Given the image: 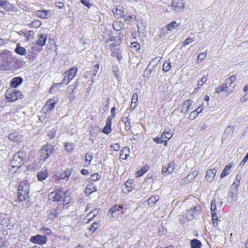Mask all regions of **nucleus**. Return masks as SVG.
<instances>
[{"label": "nucleus", "instance_id": "1", "mask_svg": "<svg viewBox=\"0 0 248 248\" xmlns=\"http://www.w3.org/2000/svg\"><path fill=\"white\" fill-rule=\"evenodd\" d=\"M26 154L25 151L20 150L17 152L14 155L13 160L11 162L12 167L19 168L25 162Z\"/></svg>", "mask_w": 248, "mask_h": 248}, {"label": "nucleus", "instance_id": "2", "mask_svg": "<svg viewBox=\"0 0 248 248\" xmlns=\"http://www.w3.org/2000/svg\"><path fill=\"white\" fill-rule=\"evenodd\" d=\"M18 199L20 201H24L29 197V186L25 182H21L18 186Z\"/></svg>", "mask_w": 248, "mask_h": 248}, {"label": "nucleus", "instance_id": "3", "mask_svg": "<svg viewBox=\"0 0 248 248\" xmlns=\"http://www.w3.org/2000/svg\"><path fill=\"white\" fill-rule=\"evenodd\" d=\"M5 96L9 101L14 102L19 98H21L22 94L20 91L10 89L6 91Z\"/></svg>", "mask_w": 248, "mask_h": 248}, {"label": "nucleus", "instance_id": "4", "mask_svg": "<svg viewBox=\"0 0 248 248\" xmlns=\"http://www.w3.org/2000/svg\"><path fill=\"white\" fill-rule=\"evenodd\" d=\"M53 147L50 144L44 146L40 151V158L41 160H45L53 153Z\"/></svg>", "mask_w": 248, "mask_h": 248}, {"label": "nucleus", "instance_id": "5", "mask_svg": "<svg viewBox=\"0 0 248 248\" xmlns=\"http://www.w3.org/2000/svg\"><path fill=\"white\" fill-rule=\"evenodd\" d=\"M201 211V207L199 206H196L193 208H191L189 210H187L185 213V216L188 220H191L193 218L198 216Z\"/></svg>", "mask_w": 248, "mask_h": 248}, {"label": "nucleus", "instance_id": "6", "mask_svg": "<svg viewBox=\"0 0 248 248\" xmlns=\"http://www.w3.org/2000/svg\"><path fill=\"white\" fill-rule=\"evenodd\" d=\"M67 193H69L68 191H66L62 195L61 193L53 192L49 194L48 199L51 202L61 201L62 199L65 198Z\"/></svg>", "mask_w": 248, "mask_h": 248}, {"label": "nucleus", "instance_id": "7", "mask_svg": "<svg viewBox=\"0 0 248 248\" xmlns=\"http://www.w3.org/2000/svg\"><path fill=\"white\" fill-rule=\"evenodd\" d=\"M171 7L177 11H182L185 8V2L183 0H172Z\"/></svg>", "mask_w": 248, "mask_h": 248}, {"label": "nucleus", "instance_id": "8", "mask_svg": "<svg viewBox=\"0 0 248 248\" xmlns=\"http://www.w3.org/2000/svg\"><path fill=\"white\" fill-rule=\"evenodd\" d=\"M47 238L46 236L39 234L31 237L30 241L35 244L43 245L46 243Z\"/></svg>", "mask_w": 248, "mask_h": 248}, {"label": "nucleus", "instance_id": "9", "mask_svg": "<svg viewBox=\"0 0 248 248\" xmlns=\"http://www.w3.org/2000/svg\"><path fill=\"white\" fill-rule=\"evenodd\" d=\"M77 71V68L72 67L64 73L68 77V78L64 79V81H66V84H67L75 77Z\"/></svg>", "mask_w": 248, "mask_h": 248}, {"label": "nucleus", "instance_id": "10", "mask_svg": "<svg viewBox=\"0 0 248 248\" xmlns=\"http://www.w3.org/2000/svg\"><path fill=\"white\" fill-rule=\"evenodd\" d=\"M55 104L56 101L52 99L48 100L43 108L45 112L48 114L51 112L55 107Z\"/></svg>", "mask_w": 248, "mask_h": 248}, {"label": "nucleus", "instance_id": "11", "mask_svg": "<svg viewBox=\"0 0 248 248\" xmlns=\"http://www.w3.org/2000/svg\"><path fill=\"white\" fill-rule=\"evenodd\" d=\"M224 91L226 92H228L229 93H232L234 91V89L233 90H229V88L227 85V83H223L221 85L217 87L215 89V93H222Z\"/></svg>", "mask_w": 248, "mask_h": 248}, {"label": "nucleus", "instance_id": "12", "mask_svg": "<svg viewBox=\"0 0 248 248\" xmlns=\"http://www.w3.org/2000/svg\"><path fill=\"white\" fill-rule=\"evenodd\" d=\"M237 191H238V188L231 186L230 190L228 192V201L229 202L232 203L233 202L234 197L235 195H236Z\"/></svg>", "mask_w": 248, "mask_h": 248}, {"label": "nucleus", "instance_id": "13", "mask_svg": "<svg viewBox=\"0 0 248 248\" xmlns=\"http://www.w3.org/2000/svg\"><path fill=\"white\" fill-rule=\"evenodd\" d=\"M21 138V136L18 132L16 131L12 132L9 135V140L15 142H20Z\"/></svg>", "mask_w": 248, "mask_h": 248}, {"label": "nucleus", "instance_id": "14", "mask_svg": "<svg viewBox=\"0 0 248 248\" xmlns=\"http://www.w3.org/2000/svg\"><path fill=\"white\" fill-rule=\"evenodd\" d=\"M170 130L171 128L169 127L165 128L161 135V139L170 140L173 136V134L170 133Z\"/></svg>", "mask_w": 248, "mask_h": 248}, {"label": "nucleus", "instance_id": "15", "mask_svg": "<svg viewBox=\"0 0 248 248\" xmlns=\"http://www.w3.org/2000/svg\"><path fill=\"white\" fill-rule=\"evenodd\" d=\"M217 170L215 169L210 170L206 172L205 178L209 182H212L216 175Z\"/></svg>", "mask_w": 248, "mask_h": 248}, {"label": "nucleus", "instance_id": "16", "mask_svg": "<svg viewBox=\"0 0 248 248\" xmlns=\"http://www.w3.org/2000/svg\"><path fill=\"white\" fill-rule=\"evenodd\" d=\"M130 153V149L128 147H124L121 150L120 157L123 159H126Z\"/></svg>", "mask_w": 248, "mask_h": 248}, {"label": "nucleus", "instance_id": "17", "mask_svg": "<svg viewBox=\"0 0 248 248\" xmlns=\"http://www.w3.org/2000/svg\"><path fill=\"white\" fill-rule=\"evenodd\" d=\"M23 82V79L19 77H16L13 78L10 82V86L13 88H16L19 85Z\"/></svg>", "mask_w": 248, "mask_h": 248}, {"label": "nucleus", "instance_id": "18", "mask_svg": "<svg viewBox=\"0 0 248 248\" xmlns=\"http://www.w3.org/2000/svg\"><path fill=\"white\" fill-rule=\"evenodd\" d=\"M192 101L191 100H186L183 102L181 112L184 113H186L188 110L189 108L192 105Z\"/></svg>", "mask_w": 248, "mask_h": 248}, {"label": "nucleus", "instance_id": "19", "mask_svg": "<svg viewBox=\"0 0 248 248\" xmlns=\"http://www.w3.org/2000/svg\"><path fill=\"white\" fill-rule=\"evenodd\" d=\"M47 40V36L45 34H42L39 35L36 41V44L43 46L46 44Z\"/></svg>", "mask_w": 248, "mask_h": 248}, {"label": "nucleus", "instance_id": "20", "mask_svg": "<svg viewBox=\"0 0 248 248\" xmlns=\"http://www.w3.org/2000/svg\"><path fill=\"white\" fill-rule=\"evenodd\" d=\"M50 11L48 10H37L35 12L36 15L42 18H47Z\"/></svg>", "mask_w": 248, "mask_h": 248}, {"label": "nucleus", "instance_id": "21", "mask_svg": "<svg viewBox=\"0 0 248 248\" xmlns=\"http://www.w3.org/2000/svg\"><path fill=\"white\" fill-rule=\"evenodd\" d=\"M48 176L47 171L44 170L38 172L37 178L39 181H42L45 180Z\"/></svg>", "mask_w": 248, "mask_h": 248}, {"label": "nucleus", "instance_id": "22", "mask_svg": "<svg viewBox=\"0 0 248 248\" xmlns=\"http://www.w3.org/2000/svg\"><path fill=\"white\" fill-rule=\"evenodd\" d=\"M97 190V188L93 186V184L88 185L86 187L85 193L86 195H90L92 193L95 192Z\"/></svg>", "mask_w": 248, "mask_h": 248}, {"label": "nucleus", "instance_id": "23", "mask_svg": "<svg viewBox=\"0 0 248 248\" xmlns=\"http://www.w3.org/2000/svg\"><path fill=\"white\" fill-rule=\"evenodd\" d=\"M112 12L115 17L117 18L122 17L124 14V11L121 8L113 9Z\"/></svg>", "mask_w": 248, "mask_h": 248}, {"label": "nucleus", "instance_id": "24", "mask_svg": "<svg viewBox=\"0 0 248 248\" xmlns=\"http://www.w3.org/2000/svg\"><path fill=\"white\" fill-rule=\"evenodd\" d=\"M34 36V32L32 31H29L24 33V36L28 41H31L33 40Z\"/></svg>", "mask_w": 248, "mask_h": 248}, {"label": "nucleus", "instance_id": "25", "mask_svg": "<svg viewBox=\"0 0 248 248\" xmlns=\"http://www.w3.org/2000/svg\"><path fill=\"white\" fill-rule=\"evenodd\" d=\"M241 175L239 173L236 174L234 182L232 185L231 186L238 188V186L240 185V182L241 180Z\"/></svg>", "mask_w": 248, "mask_h": 248}, {"label": "nucleus", "instance_id": "26", "mask_svg": "<svg viewBox=\"0 0 248 248\" xmlns=\"http://www.w3.org/2000/svg\"><path fill=\"white\" fill-rule=\"evenodd\" d=\"M232 165H231L230 164L226 165L224 169H223V170L220 175V177L223 178L225 176H226L227 174H228L229 173V170H230V169L232 168Z\"/></svg>", "mask_w": 248, "mask_h": 248}, {"label": "nucleus", "instance_id": "27", "mask_svg": "<svg viewBox=\"0 0 248 248\" xmlns=\"http://www.w3.org/2000/svg\"><path fill=\"white\" fill-rule=\"evenodd\" d=\"M98 214V209H94L91 212L88 213L86 217L89 218V220H92L93 218H94L97 214Z\"/></svg>", "mask_w": 248, "mask_h": 248}, {"label": "nucleus", "instance_id": "28", "mask_svg": "<svg viewBox=\"0 0 248 248\" xmlns=\"http://www.w3.org/2000/svg\"><path fill=\"white\" fill-rule=\"evenodd\" d=\"M190 244L191 248H200L201 247V243L198 239H193L191 241Z\"/></svg>", "mask_w": 248, "mask_h": 248}, {"label": "nucleus", "instance_id": "29", "mask_svg": "<svg viewBox=\"0 0 248 248\" xmlns=\"http://www.w3.org/2000/svg\"><path fill=\"white\" fill-rule=\"evenodd\" d=\"M15 52L18 54L23 55L26 54V49L17 44L15 49Z\"/></svg>", "mask_w": 248, "mask_h": 248}, {"label": "nucleus", "instance_id": "30", "mask_svg": "<svg viewBox=\"0 0 248 248\" xmlns=\"http://www.w3.org/2000/svg\"><path fill=\"white\" fill-rule=\"evenodd\" d=\"M178 26V24H177L175 21H172L167 26L166 28L168 31H171Z\"/></svg>", "mask_w": 248, "mask_h": 248}, {"label": "nucleus", "instance_id": "31", "mask_svg": "<svg viewBox=\"0 0 248 248\" xmlns=\"http://www.w3.org/2000/svg\"><path fill=\"white\" fill-rule=\"evenodd\" d=\"M148 170V167H143L140 170H138L136 173V176L137 177H139L142 176L145 172Z\"/></svg>", "mask_w": 248, "mask_h": 248}, {"label": "nucleus", "instance_id": "32", "mask_svg": "<svg viewBox=\"0 0 248 248\" xmlns=\"http://www.w3.org/2000/svg\"><path fill=\"white\" fill-rule=\"evenodd\" d=\"M71 174V171L70 170H66L63 173H61L60 177L62 179H64L66 178H68Z\"/></svg>", "mask_w": 248, "mask_h": 248}, {"label": "nucleus", "instance_id": "33", "mask_svg": "<svg viewBox=\"0 0 248 248\" xmlns=\"http://www.w3.org/2000/svg\"><path fill=\"white\" fill-rule=\"evenodd\" d=\"M171 68L170 62L169 61H165L163 65V70L164 72L169 71Z\"/></svg>", "mask_w": 248, "mask_h": 248}, {"label": "nucleus", "instance_id": "34", "mask_svg": "<svg viewBox=\"0 0 248 248\" xmlns=\"http://www.w3.org/2000/svg\"><path fill=\"white\" fill-rule=\"evenodd\" d=\"M236 76H234V75L232 76H231L230 78H227L226 79L225 83H227V84H229L231 86V84L234 81H235L236 80Z\"/></svg>", "mask_w": 248, "mask_h": 248}, {"label": "nucleus", "instance_id": "35", "mask_svg": "<svg viewBox=\"0 0 248 248\" xmlns=\"http://www.w3.org/2000/svg\"><path fill=\"white\" fill-rule=\"evenodd\" d=\"M123 207L120 205H114L113 206L111 209H110L108 211V213L111 214V215L113 214L114 212H115L116 211H118L120 210V208H122Z\"/></svg>", "mask_w": 248, "mask_h": 248}, {"label": "nucleus", "instance_id": "36", "mask_svg": "<svg viewBox=\"0 0 248 248\" xmlns=\"http://www.w3.org/2000/svg\"><path fill=\"white\" fill-rule=\"evenodd\" d=\"M1 7H2L5 10L8 11L11 9V5L8 1L4 0Z\"/></svg>", "mask_w": 248, "mask_h": 248}, {"label": "nucleus", "instance_id": "37", "mask_svg": "<svg viewBox=\"0 0 248 248\" xmlns=\"http://www.w3.org/2000/svg\"><path fill=\"white\" fill-rule=\"evenodd\" d=\"M158 200H159V196H155L150 197L148 199V203L149 204H155Z\"/></svg>", "mask_w": 248, "mask_h": 248}, {"label": "nucleus", "instance_id": "38", "mask_svg": "<svg viewBox=\"0 0 248 248\" xmlns=\"http://www.w3.org/2000/svg\"><path fill=\"white\" fill-rule=\"evenodd\" d=\"M175 168V164L173 162H170L168 164V167L166 168V170L169 173H171Z\"/></svg>", "mask_w": 248, "mask_h": 248}, {"label": "nucleus", "instance_id": "39", "mask_svg": "<svg viewBox=\"0 0 248 248\" xmlns=\"http://www.w3.org/2000/svg\"><path fill=\"white\" fill-rule=\"evenodd\" d=\"M199 172V170L193 171L189 173L187 176L189 180L191 181V180H193L194 178L198 175Z\"/></svg>", "mask_w": 248, "mask_h": 248}, {"label": "nucleus", "instance_id": "40", "mask_svg": "<svg viewBox=\"0 0 248 248\" xmlns=\"http://www.w3.org/2000/svg\"><path fill=\"white\" fill-rule=\"evenodd\" d=\"M99 227V223L94 222L89 227V230L93 232Z\"/></svg>", "mask_w": 248, "mask_h": 248}, {"label": "nucleus", "instance_id": "41", "mask_svg": "<svg viewBox=\"0 0 248 248\" xmlns=\"http://www.w3.org/2000/svg\"><path fill=\"white\" fill-rule=\"evenodd\" d=\"M65 147L66 149V150L69 153H70L72 151H73V150H74V145L73 143H67L65 144Z\"/></svg>", "mask_w": 248, "mask_h": 248}, {"label": "nucleus", "instance_id": "42", "mask_svg": "<svg viewBox=\"0 0 248 248\" xmlns=\"http://www.w3.org/2000/svg\"><path fill=\"white\" fill-rule=\"evenodd\" d=\"M58 213L55 209L51 210L50 213H49L48 217L50 219H53L57 217Z\"/></svg>", "mask_w": 248, "mask_h": 248}, {"label": "nucleus", "instance_id": "43", "mask_svg": "<svg viewBox=\"0 0 248 248\" xmlns=\"http://www.w3.org/2000/svg\"><path fill=\"white\" fill-rule=\"evenodd\" d=\"M234 130L233 126L230 125L228 126L225 130L224 133L227 135H231L232 134Z\"/></svg>", "mask_w": 248, "mask_h": 248}, {"label": "nucleus", "instance_id": "44", "mask_svg": "<svg viewBox=\"0 0 248 248\" xmlns=\"http://www.w3.org/2000/svg\"><path fill=\"white\" fill-rule=\"evenodd\" d=\"M207 52H206V51H204L203 53H201L199 54L198 55V57H197V60L198 61H199V60H200V61L203 60L205 58V57H206V56L207 55Z\"/></svg>", "mask_w": 248, "mask_h": 248}, {"label": "nucleus", "instance_id": "45", "mask_svg": "<svg viewBox=\"0 0 248 248\" xmlns=\"http://www.w3.org/2000/svg\"><path fill=\"white\" fill-rule=\"evenodd\" d=\"M130 47L134 50H137L139 49L140 46L139 44L137 42H135L131 44Z\"/></svg>", "mask_w": 248, "mask_h": 248}, {"label": "nucleus", "instance_id": "46", "mask_svg": "<svg viewBox=\"0 0 248 248\" xmlns=\"http://www.w3.org/2000/svg\"><path fill=\"white\" fill-rule=\"evenodd\" d=\"M111 131V126L106 125L103 129V132L106 134H108Z\"/></svg>", "mask_w": 248, "mask_h": 248}, {"label": "nucleus", "instance_id": "47", "mask_svg": "<svg viewBox=\"0 0 248 248\" xmlns=\"http://www.w3.org/2000/svg\"><path fill=\"white\" fill-rule=\"evenodd\" d=\"M198 112H196L195 110H194L189 114V119L193 120L198 115Z\"/></svg>", "mask_w": 248, "mask_h": 248}, {"label": "nucleus", "instance_id": "48", "mask_svg": "<svg viewBox=\"0 0 248 248\" xmlns=\"http://www.w3.org/2000/svg\"><path fill=\"white\" fill-rule=\"evenodd\" d=\"M193 41V40L192 38H186L185 41H184L182 44V46H185L186 45L190 44V43H192Z\"/></svg>", "mask_w": 248, "mask_h": 248}, {"label": "nucleus", "instance_id": "49", "mask_svg": "<svg viewBox=\"0 0 248 248\" xmlns=\"http://www.w3.org/2000/svg\"><path fill=\"white\" fill-rule=\"evenodd\" d=\"M138 100V94L137 93H134L132 95L131 102L132 104H137Z\"/></svg>", "mask_w": 248, "mask_h": 248}, {"label": "nucleus", "instance_id": "50", "mask_svg": "<svg viewBox=\"0 0 248 248\" xmlns=\"http://www.w3.org/2000/svg\"><path fill=\"white\" fill-rule=\"evenodd\" d=\"M41 25V22L39 20H35L31 22L32 26L34 28H38Z\"/></svg>", "mask_w": 248, "mask_h": 248}, {"label": "nucleus", "instance_id": "51", "mask_svg": "<svg viewBox=\"0 0 248 248\" xmlns=\"http://www.w3.org/2000/svg\"><path fill=\"white\" fill-rule=\"evenodd\" d=\"M113 27L115 30L117 31H120L121 29V27L120 25V23L117 22H114L113 24Z\"/></svg>", "mask_w": 248, "mask_h": 248}, {"label": "nucleus", "instance_id": "52", "mask_svg": "<svg viewBox=\"0 0 248 248\" xmlns=\"http://www.w3.org/2000/svg\"><path fill=\"white\" fill-rule=\"evenodd\" d=\"M56 130L54 129H52L49 132L47 135L49 137L50 139H52L54 138L55 136Z\"/></svg>", "mask_w": 248, "mask_h": 248}, {"label": "nucleus", "instance_id": "53", "mask_svg": "<svg viewBox=\"0 0 248 248\" xmlns=\"http://www.w3.org/2000/svg\"><path fill=\"white\" fill-rule=\"evenodd\" d=\"M93 159V156L89 153H87L85 155V160L88 161V164L91 163V160Z\"/></svg>", "mask_w": 248, "mask_h": 248}, {"label": "nucleus", "instance_id": "54", "mask_svg": "<svg viewBox=\"0 0 248 248\" xmlns=\"http://www.w3.org/2000/svg\"><path fill=\"white\" fill-rule=\"evenodd\" d=\"M110 148H112L115 151H118L120 150V146L119 144L115 143L114 144H112L110 146Z\"/></svg>", "mask_w": 248, "mask_h": 248}, {"label": "nucleus", "instance_id": "55", "mask_svg": "<svg viewBox=\"0 0 248 248\" xmlns=\"http://www.w3.org/2000/svg\"><path fill=\"white\" fill-rule=\"evenodd\" d=\"M100 177L97 173H94L91 175V179L93 181L98 180Z\"/></svg>", "mask_w": 248, "mask_h": 248}, {"label": "nucleus", "instance_id": "56", "mask_svg": "<svg viewBox=\"0 0 248 248\" xmlns=\"http://www.w3.org/2000/svg\"><path fill=\"white\" fill-rule=\"evenodd\" d=\"M212 217L213 219H216L218 217L217 215L216 209H211Z\"/></svg>", "mask_w": 248, "mask_h": 248}, {"label": "nucleus", "instance_id": "57", "mask_svg": "<svg viewBox=\"0 0 248 248\" xmlns=\"http://www.w3.org/2000/svg\"><path fill=\"white\" fill-rule=\"evenodd\" d=\"M99 68V65L98 64H97L94 66L93 72V76H95L96 75L98 71Z\"/></svg>", "mask_w": 248, "mask_h": 248}, {"label": "nucleus", "instance_id": "58", "mask_svg": "<svg viewBox=\"0 0 248 248\" xmlns=\"http://www.w3.org/2000/svg\"><path fill=\"white\" fill-rule=\"evenodd\" d=\"M248 100V93L244 95L240 99V101L242 103H244Z\"/></svg>", "mask_w": 248, "mask_h": 248}, {"label": "nucleus", "instance_id": "59", "mask_svg": "<svg viewBox=\"0 0 248 248\" xmlns=\"http://www.w3.org/2000/svg\"><path fill=\"white\" fill-rule=\"evenodd\" d=\"M113 118L111 117L110 116L108 117L106 121V124L107 125L111 126L112 124V120Z\"/></svg>", "mask_w": 248, "mask_h": 248}, {"label": "nucleus", "instance_id": "60", "mask_svg": "<svg viewBox=\"0 0 248 248\" xmlns=\"http://www.w3.org/2000/svg\"><path fill=\"white\" fill-rule=\"evenodd\" d=\"M163 140L164 139H161V137L160 138L157 137L153 139V140L157 143H162L163 142Z\"/></svg>", "mask_w": 248, "mask_h": 248}, {"label": "nucleus", "instance_id": "61", "mask_svg": "<svg viewBox=\"0 0 248 248\" xmlns=\"http://www.w3.org/2000/svg\"><path fill=\"white\" fill-rule=\"evenodd\" d=\"M211 209H217L216 200L215 199H213L212 201V202L211 203Z\"/></svg>", "mask_w": 248, "mask_h": 248}, {"label": "nucleus", "instance_id": "62", "mask_svg": "<svg viewBox=\"0 0 248 248\" xmlns=\"http://www.w3.org/2000/svg\"><path fill=\"white\" fill-rule=\"evenodd\" d=\"M81 3L84 5L85 6L87 7H90V4L89 2L86 0H81L80 1Z\"/></svg>", "mask_w": 248, "mask_h": 248}, {"label": "nucleus", "instance_id": "63", "mask_svg": "<svg viewBox=\"0 0 248 248\" xmlns=\"http://www.w3.org/2000/svg\"><path fill=\"white\" fill-rule=\"evenodd\" d=\"M190 181L189 180V179L188 178L187 176H186V177L183 178L182 181H181V183L182 184H187L189 182H190Z\"/></svg>", "mask_w": 248, "mask_h": 248}, {"label": "nucleus", "instance_id": "64", "mask_svg": "<svg viewBox=\"0 0 248 248\" xmlns=\"http://www.w3.org/2000/svg\"><path fill=\"white\" fill-rule=\"evenodd\" d=\"M125 129L126 130H129L130 128V123L129 121H126L125 122Z\"/></svg>", "mask_w": 248, "mask_h": 248}]
</instances>
